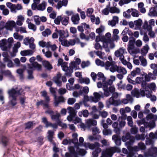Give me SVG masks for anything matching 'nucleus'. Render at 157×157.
<instances>
[{
	"label": "nucleus",
	"instance_id": "nucleus-57",
	"mask_svg": "<svg viewBox=\"0 0 157 157\" xmlns=\"http://www.w3.org/2000/svg\"><path fill=\"white\" fill-rule=\"evenodd\" d=\"M34 20L35 24L37 25H39L40 24V17L36 15L33 17Z\"/></svg>",
	"mask_w": 157,
	"mask_h": 157
},
{
	"label": "nucleus",
	"instance_id": "nucleus-8",
	"mask_svg": "<svg viewBox=\"0 0 157 157\" xmlns=\"http://www.w3.org/2000/svg\"><path fill=\"white\" fill-rule=\"evenodd\" d=\"M109 69L112 72L117 71L118 73H121V74L123 75L126 74L127 72L126 70L124 68L120 66H117L116 65H112V67H110Z\"/></svg>",
	"mask_w": 157,
	"mask_h": 157
},
{
	"label": "nucleus",
	"instance_id": "nucleus-41",
	"mask_svg": "<svg viewBox=\"0 0 157 157\" xmlns=\"http://www.w3.org/2000/svg\"><path fill=\"white\" fill-rule=\"evenodd\" d=\"M72 136L73 138L71 140V143L72 142L75 144H78V139L77 138L78 136V134L77 133H74L72 134Z\"/></svg>",
	"mask_w": 157,
	"mask_h": 157
},
{
	"label": "nucleus",
	"instance_id": "nucleus-27",
	"mask_svg": "<svg viewBox=\"0 0 157 157\" xmlns=\"http://www.w3.org/2000/svg\"><path fill=\"white\" fill-rule=\"evenodd\" d=\"M6 5L8 8L10 9L12 12L14 13L16 12V6L15 5L8 2L6 3Z\"/></svg>",
	"mask_w": 157,
	"mask_h": 157
},
{
	"label": "nucleus",
	"instance_id": "nucleus-22",
	"mask_svg": "<svg viewBox=\"0 0 157 157\" xmlns=\"http://www.w3.org/2000/svg\"><path fill=\"white\" fill-rule=\"evenodd\" d=\"M61 75L60 74H58L57 75L53 78L54 82L57 84V86H61L62 85V82L61 80Z\"/></svg>",
	"mask_w": 157,
	"mask_h": 157
},
{
	"label": "nucleus",
	"instance_id": "nucleus-39",
	"mask_svg": "<svg viewBox=\"0 0 157 157\" xmlns=\"http://www.w3.org/2000/svg\"><path fill=\"white\" fill-rule=\"evenodd\" d=\"M109 12L112 13H120V9L115 6L110 7Z\"/></svg>",
	"mask_w": 157,
	"mask_h": 157
},
{
	"label": "nucleus",
	"instance_id": "nucleus-38",
	"mask_svg": "<svg viewBox=\"0 0 157 157\" xmlns=\"http://www.w3.org/2000/svg\"><path fill=\"white\" fill-rule=\"evenodd\" d=\"M78 116L82 117V116L85 117H87L89 115V112L88 110L85 109L80 111L78 113Z\"/></svg>",
	"mask_w": 157,
	"mask_h": 157
},
{
	"label": "nucleus",
	"instance_id": "nucleus-59",
	"mask_svg": "<svg viewBox=\"0 0 157 157\" xmlns=\"http://www.w3.org/2000/svg\"><path fill=\"white\" fill-rule=\"evenodd\" d=\"M49 44V42H46L43 41H40L39 42V44L40 46L44 48L46 47L48 48V44Z\"/></svg>",
	"mask_w": 157,
	"mask_h": 157
},
{
	"label": "nucleus",
	"instance_id": "nucleus-48",
	"mask_svg": "<svg viewBox=\"0 0 157 157\" xmlns=\"http://www.w3.org/2000/svg\"><path fill=\"white\" fill-rule=\"evenodd\" d=\"M52 33V31L49 29H46L42 32V35L44 37H47Z\"/></svg>",
	"mask_w": 157,
	"mask_h": 157
},
{
	"label": "nucleus",
	"instance_id": "nucleus-25",
	"mask_svg": "<svg viewBox=\"0 0 157 157\" xmlns=\"http://www.w3.org/2000/svg\"><path fill=\"white\" fill-rule=\"evenodd\" d=\"M144 4L143 2H140L138 4V7L140 12L143 13L146 12V10L144 7Z\"/></svg>",
	"mask_w": 157,
	"mask_h": 157
},
{
	"label": "nucleus",
	"instance_id": "nucleus-12",
	"mask_svg": "<svg viewBox=\"0 0 157 157\" xmlns=\"http://www.w3.org/2000/svg\"><path fill=\"white\" fill-rule=\"evenodd\" d=\"M93 94L94 97H92L91 98L92 101L95 102H98L101 98H103L104 95V93L101 91H99L98 92H94Z\"/></svg>",
	"mask_w": 157,
	"mask_h": 157
},
{
	"label": "nucleus",
	"instance_id": "nucleus-31",
	"mask_svg": "<svg viewBox=\"0 0 157 157\" xmlns=\"http://www.w3.org/2000/svg\"><path fill=\"white\" fill-rule=\"evenodd\" d=\"M47 5V2L45 1H43L41 4L38 5L37 7V10L40 11H43L45 9Z\"/></svg>",
	"mask_w": 157,
	"mask_h": 157
},
{
	"label": "nucleus",
	"instance_id": "nucleus-52",
	"mask_svg": "<svg viewBox=\"0 0 157 157\" xmlns=\"http://www.w3.org/2000/svg\"><path fill=\"white\" fill-rule=\"evenodd\" d=\"M146 118L147 120L151 119L156 120L157 119V116L150 113L147 115Z\"/></svg>",
	"mask_w": 157,
	"mask_h": 157
},
{
	"label": "nucleus",
	"instance_id": "nucleus-21",
	"mask_svg": "<svg viewBox=\"0 0 157 157\" xmlns=\"http://www.w3.org/2000/svg\"><path fill=\"white\" fill-rule=\"evenodd\" d=\"M144 75H145L144 79L146 82H149L151 79H155V77L154 76L153 73L151 72H149L148 74L144 73Z\"/></svg>",
	"mask_w": 157,
	"mask_h": 157
},
{
	"label": "nucleus",
	"instance_id": "nucleus-4",
	"mask_svg": "<svg viewBox=\"0 0 157 157\" xmlns=\"http://www.w3.org/2000/svg\"><path fill=\"white\" fill-rule=\"evenodd\" d=\"M119 94L117 92L112 93V96L106 101V106L108 108L110 107L111 105L115 106H118L121 104V100L120 99L115 100L118 97Z\"/></svg>",
	"mask_w": 157,
	"mask_h": 157
},
{
	"label": "nucleus",
	"instance_id": "nucleus-63",
	"mask_svg": "<svg viewBox=\"0 0 157 157\" xmlns=\"http://www.w3.org/2000/svg\"><path fill=\"white\" fill-rule=\"evenodd\" d=\"M48 44V48H50L51 50L53 51H55L57 48L55 44H51L50 42H49V44Z\"/></svg>",
	"mask_w": 157,
	"mask_h": 157
},
{
	"label": "nucleus",
	"instance_id": "nucleus-1",
	"mask_svg": "<svg viewBox=\"0 0 157 157\" xmlns=\"http://www.w3.org/2000/svg\"><path fill=\"white\" fill-rule=\"evenodd\" d=\"M12 88L8 90V93L9 95V105L11 106H15L17 104V95H21L23 92L22 89L21 88L18 90L17 89Z\"/></svg>",
	"mask_w": 157,
	"mask_h": 157
},
{
	"label": "nucleus",
	"instance_id": "nucleus-33",
	"mask_svg": "<svg viewBox=\"0 0 157 157\" xmlns=\"http://www.w3.org/2000/svg\"><path fill=\"white\" fill-rule=\"evenodd\" d=\"M6 40L4 39L0 41V47L3 51H7V48L5 46Z\"/></svg>",
	"mask_w": 157,
	"mask_h": 157
},
{
	"label": "nucleus",
	"instance_id": "nucleus-45",
	"mask_svg": "<svg viewBox=\"0 0 157 157\" xmlns=\"http://www.w3.org/2000/svg\"><path fill=\"white\" fill-rule=\"evenodd\" d=\"M152 26L148 25V22L147 21H145L144 22L143 27L145 29H146L148 31H149L152 30Z\"/></svg>",
	"mask_w": 157,
	"mask_h": 157
},
{
	"label": "nucleus",
	"instance_id": "nucleus-13",
	"mask_svg": "<svg viewBox=\"0 0 157 157\" xmlns=\"http://www.w3.org/2000/svg\"><path fill=\"white\" fill-rule=\"evenodd\" d=\"M154 154L157 155V148L152 147V148H149L147 151L144 153V156L145 157H148L152 156Z\"/></svg>",
	"mask_w": 157,
	"mask_h": 157
},
{
	"label": "nucleus",
	"instance_id": "nucleus-29",
	"mask_svg": "<svg viewBox=\"0 0 157 157\" xmlns=\"http://www.w3.org/2000/svg\"><path fill=\"white\" fill-rule=\"evenodd\" d=\"M51 117L52 119L55 121L58 125L60 124L61 122L59 119V117H60V114L59 113H57L56 115H52Z\"/></svg>",
	"mask_w": 157,
	"mask_h": 157
},
{
	"label": "nucleus",
	"instance_id": "nucleus-64",
	"mask_svg": "<svg viewBox=\"0 0 157 157\" xmlns=\"http://www.w3.org/2000/svg\"><path fill=\"white\" fill-rule=\"evenodd\" d=\"M33 124V121H29L25 124V129H29L31 128Z\"/></svg>",
	"mask_w": 157,
	"mask_h": 157
},
{
	"label": "nucleus",
	"instance_id": "nucleus-20",
	"mask_svg": "<svg viewBox=\"0 0 157 157\" xmlns=\"http://www.w3.org/2000/svg\"><path fill=\"white\" fill-rule=\"evenodd\" d=\"M112 139L116 145L120 146L121 144V139L120 137L117 135H114L112 136Z\"/></svg>",
	"mask_w": 157,
	"mask_h": 157
},
{
	"label": "nucleus",
	"instance_id": "nucleus-9",
	"mask_svg": "<svg viewBox=\"0 0 157 157\" xmlns=\"http://www.w3.org/2000/svg\"><path fill=\"white\" fill-rule=\"evenodd\" d=\"M70 147H72L74 148L77 157H78V155H85L86 153V151L84 149H80L78 147H76V150L75 151V148L74 147L72 146H70L68 147L70 153L68 152H66L65 154V156L66 157H71V156H73V157H75L74 155L73 154H71L69 148Z\"/></svg>",
	"mask_w": 157,
	"mask_h": 157
},
{
	"label": "nucleus",
	"instance_id": "nucleus-37",
	"mask_svg": "<svg viewBox=\"0 0 157 157\" xmlns=\"http://www.w3.org/2000/svg\"><path fill=\"white\" fill-rule=\"evenodd\" d=\"M139 58L141 62L140 65L144 67H146L147 65V62L146 59L143 56H140Z\"/></svg>",
	"mask_w": 157,
	"mask_h": 157
},
{
	"label": "nucleus",
	"instance_id": "nucleus-61",
	"mask_svg": "<svg viewBox=\"0 0 157 157\" xmlns=\"http://www.w3.org/2000/svg\"><path fill=\"white\" fill-rule=\"evenodd\" d=\"M42 104H43L46 108H48L49 107L48 103H45V101L43 100L41 101L36 103V105L37 106H39Z\"/></svg>",
	"mask_w": 157,
	"mask_h": 157
},
{
	"label": "nucleus",
	"instance_id": "nucleus-53",
	"mask_svg": "<svg viewBox=\"0 0 157 157\" xmlns=\"http://www.w3.org/2000/svg\"><path fill=\"white\" fill-rule=\"evenodd\" d=\"M13 37L15 39L19 41L22 40L23 38V36L18 35L17 33H15L13 34Z\"/></svg>",
	"mask_w": 157,
	"mask_h": 157
},
{
	"label": "nucleus",
	"instance_id": "nucleus-28",
	"mask_svg": "<svg viewBox=\"0 0 157 157\" xmlns=\"http://www.w3.org/2000/svg\"><path fill=\"white\" fill-rule=\"evenodd\" d=\"M141 73L140 69L138 67H136L131 72V76L132 77H135L136 75H138Z\"/></svg>",
	"mask_w": 157,
	"mask_h": 157
},
{
	"label": "nucleus",
	"instance_id": "nucleus-60",
	"mask_svg": "<svg viewBox=\"0 0 157 157\" xmlns=\"http://www.w3.org/2000/svg\"><path fill=\"white\" fill-rule=\"evenodd\" d=\"M102 132L103 135L105 136L111 135L112 133V131L110 129H104Z\"/></svg>",
	"mask_w": 157,
	"mask_h": 157
},
{
	"label": "nucleus",
	"instance_id": "nucleus-43",
	"mask_svg": "<svg viewBox=\"0 0 157 157\" xmlns=\"http://www.w3.org/2000/svg\"><path fill=\"white\" fill-rule=\"evenodd\" d=\"M128 52L130 55L134 56L136 54L139 52V50L136 49L128 48Z\"/></svg>",
	"mask_w": 157,
	"mask_h": 157
},
{
	"label": "nucleus",
	"instance_id": "nucleus-5",
	"mask_svg": "<svg viewBox=\"0 0 157 157\" xmlns=\"http://www.w3.org/2000/svg\"><path fill=\"white\" fill-rule=\"evenodd\" d=\"M84 146L86 147H88L91 149H93L94 148H96L95 150L92 152V157H98V154L101 151V149L99 147L100 146V144L97 142H95L94 144L85 143Z\"/></svg>",
	"mask_w": 157,
	"mask_h": 157
},
{
	"label": "nucleus",
	"instance_id": "nucleus-44",
	"mask_svg": "<svg viewBox=\"0 0 157 157\" xmlns=\"http://www.w3.org/2000/svg\"><path fill=\"white\" fill-rule=\"evenodd\" d=\"M134 137L137 140H144L145 139V135L144 134H136Z\"/></svg>",
	"mask_w": 157,
	"mask_h": 157
},
{
	"label": "nucleus",
	"instance_id": "nucleus-24",
	"mask_svg": "<svg viewBox=\"0 0 157 157\" xmlns=\"http://www.w3.org/2000/svg\"><path fill=\"white\" fill-rule=\"evenodd\" d=\"M67 3V0H60L58 2L57 5L56 6V8L58 9H59L63 6H66Z\"/></svg>",
	"mask_w": 157,
	"mask_h": 157
},
{
	"label": "nucleus",
	"instance_id": "nucleus-10",
	"mask_svg": "<svg viewBox=\"0 0 157 157\" xmlns=\"http://www.w3.org/2000/svg\"><path fill=\"white\" fill-rule=\"evenodd\" d=\"M102 82V88L104 90V95L106 97L109 96L110 95V93L108 91V86H110L112 84V81L109 80L107 81H106L105 80Z\"/></svg>",
	"mask_w": 157,
	"mask_h": 157
},
{
	"label": "nucleus",
	"instance_id": "nucleus-62",
	"mask_svg": "<svg viewBox=\"0 0 157 157\" xmlns=\"http://www.w3.org/2000/svg\"><path fill=\"white\" fill-rule=\"evenodd\" d=\"M138 132V128L137 127H134L130 129V132L132 134H136Z\"/></svg>",
	"mask_w": 157,
	"mask_h": 157
},
{
	"label": "nucleus",
	"instance_id": "nucleus-49",
	"mask_svg": "<svg viewBox=\"0 0 157 157\" xmlns=\"http://www.w3.org/2000/svg\"><path fill=\"white\" fill-rule=\"evenodd\" d=\"M79 82L80 83H85L86 84L88 85L90 83V80L88 78H81L79 79Z\"/></svg>",
	"mask_w": 157,
	"mask_h": 157
},
{
	"label": "nucleus",
	"instance_id": "nucleus-58",
	"mask_svg": "<svg viewBox=\"0 0 157 157\" xmlns=\"http://www.w3.org/2000/svg\"><path fill=\"white\" fill-rule=\"evenodd\" d=\"M100 131L98 127H95L92 128V132L94 135H95L100 133Z\"/></svg>",
	"mask_w": 157,
	"mask_h": 157
},
{
	"label": "nucleus",
	"instance_id": "nucleus-34",
	"mask_svg": "<svg viewBox=\"0 0 157 157\" xmlns=\"http://www.w3.org/2000/svg\"><path fill=\"white\" fill-rule=\"evenodd\" d=\"M110 6V2H109V4L106 5V8L103 9L101 12L102 13L105 15H107L109 14V11Z\"/></svg>",
	"mask_w": 157,
	"mask_h": 157
},
{
	"label": "nucleus",
	"instance_id": "nucleus-6",
	"mask_svg": "<svg viewBox=\"0 0 157 157\" xmlns=\"http://www.w3.org/2000/svg\"><path fill=\"white\" fill-rule=\"evenodd\" d=\"M121 139L123 142H125V145L129 149L130 146L133 144L135 141V137L128 132L122 137Z\"/></svg>",
	"mask_w": 157,
	"mask_h": 157
},
{
	"label": "nucleus",
	"instance_id": "nucleus-35",
	"mask_svg": "<svg viewBox=\"0 0 157 157\" xmlns=\"http://www.w3.org/2000/svg\"><path fill=\"white\" fill-rule=\"evenodd\" d=\"M65 71V75L68 77H71V76L72 73L73 72V68L71 67H68L67 69H66Z\"/></svg>",
	"mask_w": 157,
	"mask_h": 157
},
{
	"label": "nucleus",
	"instance_id": "nucleus-51",
	"mask_svg": "<svg viewBox=\"0 0 157 157\" xmlns=\"http://www.w3.org/2000/svg\"><path fill=\"white\" fill-rule=\"evenodd\" d=\"M135 25L138 28H139L142 25V21L141 19H139L137 20L134 21Z\"/></svg>",
	"mask_w": 157,
	"mask_h": 157
},
{
	"label": "nucleus",
	"instance_id": "nucleus-18",
	"mask_svg": "<svg viewBox=\"0 0 157 157\" xmlns=\"http://www.w3.org/2000/svg\"><path fill=\"white\" fill-rule=\"evenodd\" d=\"M146 148V146L143 143H139L138 146H134L132 148V150L136 151H138L140 150H144Z\"/></svg>",
	"mask_w": 157,
	"mask_h": 157
},
{
	"label": "nucleus",
	"instance_id": "nucleus-16",
	"mask_svg": "<svg viewBox=\"0 0 157 157\" xmlns=\"http://www.w3.org/2000/svg\"><path fill=\"white\" fill-rule=\"evenodd\" d=\"M16 22L13 21H9L6 23L5 27L7 30L11 31L13 30V28L15 26Z\"/></svg>",
	"mask_w": 157,
	"mask_h": 157
},
{
	"label": "nucleus",
	"instance_id": "nucleus-3",
	"mask_svg": "<svg viewBox=\"0 0 157 157\" xmlns=\"http://www.w3.org/2000/svg\"><path fill=\"white\" fill-rule=\"evenodd\" d=\"M27 71L28 75V78L29 80L33 79L34 78L33 75V71L36 69L38 71H40L41 70V65L39 64L37 62H35L32 64H28V65Z\"/></svg>",
	"mask_w": 157,
	"mask_h": 157
},
{
	"label": "nucleus",
	"instance_id": "nucleus-14",
	"mask_svg": "<svg viewBox=\"0 0 157 157\" xmlns=\"http://www.w3.org/2000/svg\"><path fill=\"white\" fill-rule=\"evenodd\" d=\"M126 53L127 52L125 49L121 48H119L118 50L116 51L115 52L114 55L117 57H119V58L122 59V57L124 56V54Z\"/></svg>",
	"mask_w": 157,
	"mask_h": 157
},
{
	"label": "nucleus",
	"instance_id": "nucleus-54",
	"mask_svg": "<svg viewBox=\"0 0 157 157\" xmlns=\"http://www.w3.org/2000/svg\"><path fill=\"white\" fill-rule=\"evenodd\" d=\"M0 72L2 74L4 75L10 77L12 76L11 73L9 70H1Z\"/></svg>",
	"mask_w": 157,
	"mask_h": 157
},
{
	"label": "nucleus",
	"instance_id": "nucleus-30",
	"mask_svg": "<svg viewBox=\"0 0 157 157\" xmlns=\"http://www.w3.org/2000/svg\"><path fill=\"white\" fill-rule=\"evenodd\" d=\"M69 19V17L64 16L62 17H61V21L63 25H67L68 23Z\"/></svg>",
	"mask_w": 157,
	"mask_h": 157
},
{
	"label": "nucleus",
	"instance_id": "nucleus-26",
	"mask_svg": "<svg viewBox=\"0 0 157 157\" xmlns=\"http://www.w3.org/2000/svg\"><path fill=\"white\" fill-rule=\"evenodd\" d=\"M54 99V103L56 106H57L59 102H63L64 101V98L63 97L59 96L57 98L56 95H55Z\"/></svg>",
	"mask_w": 157,
	"mask_h": 157
},
{
	"label": "nucleus",
	"instance_id": "nucleus-42",
	"mask_svg": "<svg viewBox=\"0 0 157 157\" xmlns=\"http://www.w3.org/2000/svg\"><path fill=\"white\" fill-rule=\"evenodd\" d=\"M132 95L134 97L139 98L140 97V92L137 89H134L131 92Z\"/></svg>",
	"mask_w": 157,
	"mask_h": 157
},
{
	"label": "nucleus",
	"instance_id": "nucleus-7",
	"mask_svg": "<svg viewBox=\"0 0 157 157\" xmlns=\"http://www.w3.org/2000/svg\"><path fill=\"white\" fill-rule=\"evenodd\" d=\"M116 147H111L103 150L101 157H112L113 154L117 151Z\"/></svg>",
	"mask_w": 157,
	"mask_h": 157
},
{
	"label": "nucleus",
	"instance_id": "nucleus-11",
	"mask_svg": "<svg viewBox=\"0 0 157 157\" xmlns=\"http://www.w3.org/2000/svg\"><path fill=\"white\" fill-rule=\"evenodd\" d=\"M96 63L98 66H101L102 67H104L106 69H109L110 65L112 64L109 61H107L105 63L101 61L99 59H97L95 60Z\"/></svg>",
	"mask_w": 157,
	"mask_h": 157
},
{
	"label": "nucleus",
	"instance_id": "nucleus-19",
	"mask_svg": "<svg viewBox=\"0 0 157 157\" xmlns=\"http://www.w3.org/2000/svg\"><path fill=\"white\" fill-rule=\"evenodd\" d=\"M86 124L87 127L90 128L92 126H96L97 124V121L93 119H89L86 121Z\"/></svg>",
	"mask_w": 157,
	"mask_h": 157
},
{
	"label": "nucleus",
	"instance_id": "nucleus-23",
	"mask_svg": "<svg viewBox=\"0 0 157 157\" xmlns=\"http://www.w3.org/2000/svg\"><path fill=\"white\" fill-rule=\"evenodd\" d=\"M73 24L77 25L79 23L80 20L79 15L78 14L72 15L71 18Z\"/></svg>",
	"mask_w": 157,
	"mask_h": 157
},
{
	"label": "nucleus",
	"instance_id": "nucleus-40",
	"mask_svg": "<svg viewBox=\"0 0 157 157\" xmlns=\"http://www.w3.org/2000/svg\"><path fill=\"white\" fill-rule=\"evenodd\" d=\"M135 43V39L134 38L130 37V40L128 43V48H134L135 47L134 44Z\"/></svg>",
	"mask_w": 157,
	"mask_h": 157
},
{
	"label": "nucleus",
	"instance_id": "nucleus-36",
	"mask_svg": "<svg viewBox=\"0 0 157 157\" xmlns=\"http://www.w3.org/2000/svg\"><path fill=\"white\" fill-rule=\"evenodd\" d=\"M13 41V39L12 37L9 38L7 41L6 40L5 46L7 48V50L12 46Z\"/></svg>",
	"mask_w": 157,
	"mask_h": 157
},
{
	"label": "nucleus",
	"instance_id": "nucleus-15",
	"mask_svg": "<svg viewBox=\"0 0 157 157\" xmlns=\"http://www.w3.org/2000/svg\"><path fill=\"white\" fill-rule=\"evenodd\" d=\"M42 121L44 124H45L46 127L47 128L50 126L54 128H57V124L56 123L52 124L50 122H48L46 118L43 117L42 118Z\"/></svg>",
	"mask_w": 157,
	"mask_h": 157
},
{
	"label": "nucleus",
	"instance_id": "nucleus-46",
	"mask_svg": "<svg viewBox=\"0 0 157 157\" xmlns=\"http://www.w3.org/2000/svg\"><path fill=\"white\" fill-rule=\"evenodd\" d=\"M148 15L151 16H157V12L154 10V8H151L150 10Z\"/></svg>",
	"mask_w": 157,
	"mask_h": 157
},
{
	"label": "nucleus",
	"instance_id": "nucleus-17",
	"mask_svg": "<svg viewBox=\"0 0 157 157\" xmlns=\"http://www.w3.org/2000/svg\"><path fill=\"white\" fill-rule=\"evenodd\" d=\"M58 33L59 36V41H62L64 38L67 37L68 36V33L63 30H59L58 31Z\"/></svg>",
	"mask_w": 157,
	"mask_h": 157
},
{
	"label": "nucleus",
	"instance_id": "nucleus-47",
	"mask_svg": "<svg viewBox=\"0 0 157 157\" xmlns=\"http://www.w3.org/2000/svg\"><path fill=\"white\" fill-rule=\"evenodd\" d=\"M149 47L147 45L144 47L141 50V53L143 56H145L147 53Z\"/></svg>",
	"mask_w": 157,
	"mask_h": 157
},
{
	"label": "nucleus",
	"instance_id": "nucleus-56",
	"mask_svg": "<svg viewBox=\"0 0 157 157\" xmlns=\"http://www.w3.org/2000/svg\"><path fill=\"white\" fill-rule=\"evenodd\" d=\"M131 15L133 17H137L139 16L138 11L135 9H132Z\"/></svg>",
	"mask_w": 157,
	"mask_h": 157
},
{
	"label": "nucleus",
	"instance_id": "nucleus-2",
	"mask_svg": "<svg viewBox=\"0 0 157 157\" xmlns=\"http://www.w3.org/2000/svg\"><path fill=\"white\" fill-rule=\"evenodd\" d=\"M67 109L68 111V113L69 114L67 117V119L68 121L70 122L72 121L75 124L82 122V120L80 118L78 117H75L77 111H76L74 108L69 107L67 108Z\"/></svg>",
	"mask_w": 157,
	"mask_h": 157
},
{
	"label": "nucleus",
	"instance_id": "nucleus-50",
	"mask_svg": "<svg viewBox=\"0 0 157 157\" xmlns=\"http://www.w3.org/2000/svg\"><path fill=\"white\" fill-rule=\"evenodd\" d=\"M98 77V80H101L102 82H104L105 80V77L103 73L101 72L98 73L97 74Z\"/></svg>",
	"mask_w": 157,
	"mask_h": 157
},
{
	"label": "nucleus",
	"instance_id": "nucleus-55",
	"mask_svg": "<svg viewBox=\"0 0 157 157\" xmlns=\"http://www.w3.org/2000/svg\"><path fill=\"white\" fill-rule=\"evenodd\" d=\"M48 139L50 142L52 141L53 136L54 135V132L51 130H49L48 132Z\"/></svg>",
	"mask_w": 157,
	"mask_h": 157
},
{
	"label": "nucleus",
	"instance_id": "nucleus-32",
	"mask_svg": "<svg viewBox=\"0 0 157 157\" xmlns=\"http://www.w3.org/2000/svg\"><path fill=\"white\" fill-rule=\"evenodd\" d=\"M43 66L47 69L50 70L52 68V67L50 62L48 61L44 60L42 62Z\"/></svg>",
	"mask_w": 157,
	"mask_h": 157
}]
</instances>
